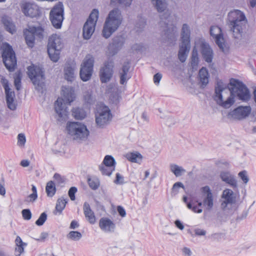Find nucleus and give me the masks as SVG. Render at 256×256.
Returning a JSON list of instances; mask_svg holds the SVG:
<instances>
[{
  "mask_svg": "<svg viewBox=\"0 0 256 256\" xmlns=\"http://www.w3.org/2000/svg\"><path fill=\"white\" fill-rule=\"evenodd\" d=\"M114 67V62L112 60L106 61L100 72V77L102 83H106L109 82L112 76Z\"/></svg>",
  "mask_w": 256,
  "mask_h": 256,
  "instance_id": "obj_13",
  "label": "nucleus"
},
{
  "mask_svg": "<svg viewBox=\"0 0 256 256\" xmlns=\"http://www.w3.org/2000/svg\"><path fill=\"white\" fill-rule=\"evenodd\" d=\"M228 88V84L224 83L222 80L217 81L215 86L216 96H222V92Z\"/></svg>",
  "mask_w": 256,
  "mask_h": 256,
  "instance_id": "obj_35",
  "label": "nucleus"
},
{
  "mask_svg": "<svg viewBox=\"0 0 256 256\" xmlns=\"http://www.w3.org/2000/svg\"><path fill=\"white\" fill-rule=\"evenodd\" d=\"M47 219V214L44 212L40 215L38 218L36 220V224L38 226H41L44 224Z\"/></svg>",
  "mask_w": 256,
  "mask_h": 256,
  "instance_id": "obj_50",
  "label": "nucleus"
},
{
  "mask_svg": "<svg viewBox=\"0 0 256 256\" xmlns=\"http://www.w3.org/2000/svg\"><path fill=\"white\" fill-rule=\"evenodd\" d=\"M130 69V62L128 61L124 62L122 68L120 72V84H124L130 78L131 76L128 74Z\"/></svg>",
  "mask_w": 256,
  "mask_h": 256,
  "instance_id": "obj_24",
  "label": "nucleus"
},
{
  "mask_svg": "<svg viewBox=\"0 0 256 256\" xmlns=\"http://www.w3.org/2000/svg\"><path fill=\"white\" fill-rule=\"evenodd\" d=\"M24 35L28 46L31 48H33L35 42V36L29 28L24 31Z\"/></svg>",
  "mask_w": 256,
  "mask_h": 256,
  "instance_id": "obj_29",
  "label": "nucleus"
},
{
  "mask_svg": "<svg viewBox=\"0 0 256 256\" xmlns=\"http://www.w3.org/2000/svg\"><path fill=\"white\" fill-rule=\"evenodd\" d=\"M2 83L5 90L6 96H12V92L10 91L8 80L6 79H2Z\"/></svg>",
  "mask_w": 256,
  "mask_h": 256,
  "instance_id": "obj_49",
  "label": "nucleus"
},
{
  "mask_svg": "<svg viewBox=\"0 0 256 256\" xmlns=\"http://www.w3.org/2000/svg\"><path fill=\"white\" fill-rule=\"evenodd\" d=\"M63 44L59 36L52 34L48 38V53L50 59L54 62H57L60 58V51Z\"/></svg>",
  "mask_w": 256,
  "mask_h": 256,
  "instance_id": "obj_5",
  "label": "nucleus"
},
{
  "mask_svg": "<svg viewBox=\"0 0 256 256\" xmlns=\"http://www.w3.org/2000/svg\"><path fill=\"white\" fill-rule=\"evenodd\" d=\"M95 118L97 126L103 128L110 122L112 116L108 106L104 104H100L96 106Z\"/></svg>",
  "mask_w": 256,
  "mask_h": 256,
  "instance_id": "obj_6",
  "label": "nucleus"
},
{
  "mask_svg": "<svg viewBox=\"0 0 256 256\" xmlns=\"http://www.w3.org/2000/svg\"><path fill=\"white\" fill-rule=\"evenodd\" d=\"M115 164L116 161L114 158L111 156L107 155L104 157L102 164H101L108 166H115Z\"/></svg>",
  "mask_w": 256,
  "mask_h": 256,
  "instance_id": "obj_46",
  "label": "nucleus"
},
{
  "mask_svg": "<svg viewBox=\"0 0 256 256\" xmlns=\"http://www.w3.org/2000/svg\"><path fill=\"white\" fill-rule=\"evenodd\" d=\"M22 12L26 16L34 18L38 16L40 10L38 6L30 2H26L21 6Z\"/></svg>",
  "mask_w": 256,
  "mask_h": 256,
  "instance_id": "obj_18",
  "label": "nucleus"
},
{
  "mask_svg": "<svg viewBox=\"0 0 256 256\" xmlns=\"http://www.w3.org/2000/svg\"><path fill=\"white\" fill-rule=\"evenodd\" d=\"M187 207L189 209L192 210V211L194 212L201 213L202 211L201 208H200L197 206H192L190 202H188L187 204Z\"/></svg>",
  "mask_w": 256,
  "mask_h": 256,
  "instance_id": "obj_55",
  "label": "nucleus"
},
{
  "mask_svg": "<svg viewBox=\"0 0 256 256\" xmlns=\"http://www.w3.org/2000/svg\"><path fill=\"white\" fill-rule=\"evenodd\" d=\"M122 18L120 10L115 8L110 10L107 16L102 31V36L108 38L121 24Z\"/></svg>",
  "mask_w": 256,
  "mask_h": 256,
  "instance_id": "obj_1",
  "label": "nucleus"
},
{
  "mask_svg": "<svg viewBox=\"0 0 256 256\" xmlns=\"http://www.w3.org/2000/svg\"><path fill=\"white\" fill-rule=\"evenodd\" d=\"M66 130L72 138L78 142L86 140L90 134L86 126L79 122H68Z\"/></svg>",
  "mask_w": 256,
  "mask_h": 256,
  "instance_id": "obj_3",
  "label": "nucleus"
},
{
  "mask_svg": "<svg viewBox=\"0 0 256 256\" xmlns=\"http://www.w3.org/2000/svg\"><path fill=\"white\" fill-rule=\"evenodd\" d=\"M208 73L206 68L202 67L198 72L200 82L202 86H205L208 82Z\"/></svg>",
  "mask_w": 256,
  "mask_h": 256,
  "instance_id": "obj_30",
  "label": "nucleus"
},
{
  "mask_svg": "<svg viewBox=\"0 0 256 256\" xmlns=\"http://www.w3.org/2000/svg\"><path fill=\"white\" fill-rule=\"evenodd\" d=\"M248 214V210H244L242 212V214L240 216H239L237 217L236 220H242L246 218L247 217Z\"/></svg>",
  "mask_w": 256,
  "mask_h": 256,
  "instance_id": "obj_59",
  "label": "nucleus"
},
{
  "mask_svg": "<svg viewBox=\"0 0 256 256\" xmlns=\"http://www.w3.org/2000/svg\"><path fill=\"white\" fill-rule=\"evenodd\" d=\"M186 172V170L182 166H177V177L183 175Z\"/></svg>",
  "mask_w": 256,
  "mask_h": 256,
  "instance_id": "obj_61",
  "label": "nucleus"
},
{
  "mask_svg": "<svg viewBox=\"0 0 256 256\" xmlns=\"http://www.w3.org/2000/svg\"><path fill=\"white\" fill-rule=\"evenodd\" d=\"M76 192L77 188L75 186H72L70 188L68 192V194L72 200H76L75 194Z\"/></svg>",
  "mask_w": 256,
  "mask_h": 256,
  "instance_id": "obj_53",
  "label": "nucleus"
},
{
  "mask_svg": "<svg viewBox=\"0 0 256 256\" xmlns=\"http://www.w3.org/2000/svg\"><path fill=\"white\" fill-rule=\"evenodd\" d=\"M228 88L230 92V96H251L246 86L238 79L230 78Z\"/></svg>",
  "mask_w": 256,
  "mask_h": 256,
  "instance_id": "obj_7",
  "label": "nucleus"
},
{
  "mask_svg": "<svg viewBox=\"0 0 256 256\" xmlns=\"http://www.w3.org/2000/svg\"><path fill=\"white\" fill-rule=\"evenodd\" d=\"M99 226L101 230L106 233H112L115 230L114 222L108 218H102L99 221Z\"/></svg>",
  "mask_w": 256,
  "mask_h": 256,
  "instance_id": "obj_20",
  "label": "nucleus"
},
{
  "mask_svg": "<svg viewBox=\"0 0 256 256\" xmlns=\"http://www.w3.org/2000/svg\"><path fill=\"white\" fill-rule=\"evenodd\" d=\"M220 176L223 182L228 184L232 186L233 188H237V181L236 180L235 176L231 174L229 172H221Z\"/></svg>",
  "mask_w": 256,
  "mask_h": 256,
  "instance_id": "obj_22",
  "label": "nucleus"
},
{
  "mask_svg": "<svg viewBox=\"0 0 256 256\" xmlns=\"http://www.w3.org/2000/svg\"><path fill=\"white\" fill-rule=\"evenodd\" d=\"M82 237L81 233L78 231H71L67 235V238L73 240L77 241Z\"/></svg>",
  "mask_w": 256,
  "mask_h": 256,
  "instance_id": "obj_48",
  "label": "nucleus"
},
{
  "mask_svg": "<svg viewBox=\"0 0 256 256\" xmlns=\"http://www.w3.org/2000/svg\"><path fill=\"white\" fill-rule=\"evenodd\" d=\"M99 169L104 175L110 176L115 170V166H106L100 164Z\"/></svg>",
  "mask_w": 256,
  "mask_h": 256,
  "instance_id": "obj_42",
  "label": "nucleus"
},
{
  "mask_svg": "<svg viewBox=\"0 0 256 256\" xmlns=\"http://www.w3.org/2000/svg\"><path fill=\"white\" fill-rule=\"evenodd\" d=\"M68 202V198H64V197H61L60 198H59L57 200L56 206V210L60 214Z\"/></svg>",
  "mask_w": 256,
  "mask_h": 256,
  "instance_id": "obj_38",
  "label": "nucleus"
},
{
  "mask_svg": "<svg viewBox=\"0 0 256 256\" xmlns=\"http://www.w3.org/2000/svg\"><path fill=\"white\" fill-rule=\"evenodd\" d=\"M29 28L34 34V36H36L40 39L43 38L44 28L42 26H30Z\"/></svg>",
  "mask_w": 256,
  "mask_h": 256,
  "instance_id": "obj_40",
  "label": "nucleus"
},
{
  "mask_svg": "<svg viewBox=\"0 0 256 256\" xmlns=\"http://www.w3.org/2000/svg\"><path fill=\"white\" fill-rule=\"evenodd\" d=\"M15 242L16 246L15 250L16 256H20L24 252V246H26V244L18 236L16 237Z\"/></svg>",
  "mask_w": 256,
  "mask_h": 256,
  "instance_id": "obj_34",
  "label": "nucleus"
},
{
  "mask_svg": "<svg viewBox=\"0 0 256 256\" xmlns=\"http://www.w3.org/2000/svg\"><path fill=\"white\" fill-rule=\"evenodd\" d=\"M210 34L215 39L216 44L224 52H228L225 49L224 40L220 28L218 26H212L210 28Z\"/></svg>",
  "mask_w": 256,
  "mask_h": 256,
  "instance_id": "obj_14",
  "label": "nucleus"
},
{
  "mask_svg": "<svg viewBox=\"0 0 256 256\" xmlns=\"http://www.w3.org/2000/svg\"><path fill=\"white\" fill-rule=\"evenodd\" d=\"M126 157L129 161L137 163H140L142 158V154L138 152L128 153Z\"/></svg>",
  "mask_w": 256,
  "mask_h": 256,
  "instance_id": "obj_33",
  "label": "nucleus"
},
{
  "mask_svg": "<svg viewBox=\"0 0 256 256\" xmlns=\"http://www.w3.org/2000/svg\"><path fill=\"white\" fill-rule=\"evenodd\" d=\"M2 22L7 32L12 34L16 32V26L10 18L7 16H4L2 18Z\"/></svg>",
  "mask_w": 256,
  "mask_h": 256,
  "instance_id": "obj_27",
  "label": "nucleus"
},
{
  "mask_svg": "<svg viewBox=\"0 0 256 256\" xmlns=\"http://www.w3.org/2000/svg\"><path fill=\"white\" fill-rule=\"evenodd\" d=\"M218 104L224 108H228L235 102V97H213Z\"/></svg>",
  "mask_w": 256,
  "mask_h": 256,
  "instance_id": "obj_23",
  "label": "nucleus"
},
{
  "mask_svg": "<svg viewBox=\"0 0 256 256\" xmlns=\"http://www.w3.org/2000/svg\"><path fill=\"white\" fill-rule=\"evenodd\" d=\"M96 25L92 23L89 22V21H86L84 23L82 29V36L84 40H89L95 30Z\"/></svg>",
  "mask_w": 256,
  "mask_h": 256,
  "instance_id": "obj_26",
  "label": "nucleus"
},
{
  "mask_svg": "<svg viewBox=\"0 0 256 256\" xmlns=\"http://www.w3.org/2000/svg\"><path fill=\"white\" fill-rule=\"evenodd\" d=\"M200 52L204 60L208 64L212 62L214 52L210 44L204 40H199Z\"/></svg>",
  "mask_w": 256,
  "mask_h": 256,
  "instance_id": "obj_15",
  "label": "nucleus"
},
{
  "mask_svg": "<svg viewBox=\"0 0 256 256\" xmlns=\"http://www.w3.org/2000/svg\"><path fill=\"white\" fill-rule=\"evenodd\" d=\"M164 22L166 24V27L167 28V29L165 30L164 34L168 40L172 41L174 39V28L172 27V30H170V28H168V24L166 22L164 21Z\"/></svg>",
  "mask_w": 256,
  "mask_h": 256,
  "instance_id": "obj_44",
  "label": "nucleus"
},
{
  "mask_svg": "<svg viewBox=\"0 0 256 256\" xmlns=\"http://www.w3.org/2000/svg\"><path fill=\"white\" fill-rule=\"evenodd\" d=\"M246 18L245 16L243 14L240 15V18L236 17L230 21V25L232 26L231 30L232 31L233 36L234 38L238 39L242 36V21Z\"/></svg>",
  "mask_w": 256,
  "mask_h": 256,
  "instance_id": "obj_16",
  "label": "nucleus"
},
{
  "mask_svg": "<svg viewBox=\"0 0 256 256\" xmlns=\"http://www.w3.org/2000/svg\"><path fill=\"white\" fill-rule=\"evenodd\" d=\"M164 64L168 70L170 71L173 74H175L176 63L174 58L168 57L164 62Z\"/></svg>",
  "mask_w": 256,
  "mask_h": 256,
  "instance_id": "obj_32",
  "label": "nucleus"
},
{
  "mask_svg": "<svg viewBox=\"0 0 256 256\" xmlns=\"http://www.w3.org/2000/svg\"><path fill=\"white\" fill-rule=\"evenodd\" d=\"M98 10L97 9H94L90 14L86 21H89V22L92 23L96 25L98 18Z\"/></svg>",
  "mask_w": 256,
  "mask_h": 256,
  "instance_id": "obj_43",
  "label": "nucleus"
},
{
  "mask_svg": "<svg viewBox=\"0 0 256 256\" xmlns=\"http://www.w3.org/2000/svg\"><path fill=\"white\" fill-rule=\"evenodd\" d=\"M64 76L68 81H74L75 78L74 68L70 65L66 66L64 68Z\"/></svg>",
  "mask_w": 256,
  "mask_h": 256,
  "instance_id": "obj_31",
  "label": "nucleus"
},
{
  "mask_svg": "<svg viewBox=\"0 0 256 256\" xmlns=\"http://www.w3.org/2000/svg\"><path fill=\"white\" fill-rule=\"evenodd\" d=\"M84 213L86 220L90 224H94L96 222V218L94 212L92 210L89 204L85 202L84 204Z\"/></svg>",
  "mask_w": 256,
  "mask_h": 256,
  "instance_id": "obj_25",
  "label": "nucleus"
},
{
  "mask_svg": "<svg viewBox=\"0 0 256 256\" xmlns=\"http://www.w3.org/2000/svg\"><path fill=\"white\" fill-rule=\"evenodd\" d=\"M162 78V74L159 72L156 74L154 76V82L156 84H159Z\"/></svg>",
  "mask_w": 256,
  "mask_h": 256,
  "instance_id": "obj_58",
  "label": "nucleus"
},
{
  "mask_svg": "<svg viewBox=\"0 0 256 256\" xmlns=\"http://www.w3.org/2000/svg\"><path fill=\"white\" fill-rule=\"evenodd\" d=\"M2 58L6 68L10 71L14 70L16 66V54L12 46L8 43H6L3 48Z\"/></svg>",
  "mask_w": 256,
  "mask_h": 256,
  "instance_id": "obj_10",
  "label": "nucleus"
},
{
  "mask_svg": "<svg viewBox=\"0 0 256 256\" xmlns=\"http://www.w3.org/2000/svg\"><path fill=\"white\" fill-rule=\"evenodd\" d=\"M201 191L204 197L203 206L208 210H211L214 206V198L212 190L208 186H206L201 188Z\"/></svg>",
  "mask_w": 256,
  "mask_h": 256,
  "instance_id": "obj_19",
  "label": "nucleus"
},
{
  "mask_svg": "<svg viewBox=\"0 0 256 256\" xmlns=\"http://www.w3.org/2000/svg\"><path fill=\"white\" fill-rule=\"evenodd\" d=\"M182 254L184 256H191L192 255V252L190 250L189 248H188L186 247L182 249Z\"/></svg>",
  "mask_w": 256,
  "mask_h": 256,
  "instance_id": "obj_62",
  "label": "nucleus"
},
{
  "mask_svg": "<svg viewBox=\"0 0 256 256\" xmlns=\"http://www.w3.org/2000/svg\"><path fill=\"white\" fill-rule=\"evenodd\" d=\"M27 74L32 84L38 88H42L44 85L45 71L44 68L40 66L34 64L27 68Z\"/></svg>",
  "mask_w": 256,
  "mask_h": 256,
  "instance_id": "obj_4",
  "label": "nucleus"
},
{
  "mask_svg": "<svg viewBox=\"0 0 256 256\" xmlns=\"http://www.w3.org/2000/svg\"><path fill=\"white\" fill-rule=\"evenodd\" d=\"M239 177L242 179L244 184H247L249 180V178L247 175V172L246 170L240 172L238 174Z\"/></svg>",
  "mask_w": 256,
  "mask_h": 256,
  "instance_id": "obj_52",
  "label": "nucleus"
},
{
  "mask_svg": "<svg viewBox=\"0 0 256 256\" xmlns=\"http://www.w3.org/2000/svg\"><path fill=\"white\" fill-rule=\"evenodd\" d=\"M88 182L90 187L92 190H96L100 186L99 180L96 178H88Z\"/></svg>",
  "mask_w": 256,
  "mask_h": 256,
  "instance_id": "obj_47",
  "label": "nucleus"
},
{
  "mask_svg": "<svg viewBox=\"0 0 256 256\" xmlns=\"http://www.w3.org/2000/svg\"><path fill=\"white\" fill-rule=\"evenodd\" d=\"M22 218L25 220H30L32 218V212L30 209H24L22 211Z\"/></svg>",
  "mask_w": 256,
  "mask_h": 256,
  "instance_id": "obj_51",
  "label": "nucleus"
},
{
  "mask_svg": "<svg viewBox=\"0 0 256 256\" xmlns=\"http://www.w3.org/2000/svg\"><path fill=\"white\" fill-rule=\"evenodd\" d=\"M94 58L90 56H86L81 64L80 71V78L83 82H87L91 78L94 70Z\"/></svg>",
  "mask_w": 256,
  "mask_h": 256,
  "instance_id": "obj_11",
  "label": "nucleus"
},
{
  "mask_svg": "<svg viewBox=\"0 0 256 256\" xmlns=\"http://www.w3.org/2000/svg\"><path fill=\"white\" fill-rule=\"evenodd\" d=\"M200 61L198 50L196 47L194 46L192 48L188 64V66L192 71L194 72L198 70Z\"/></svg>",
  "mask_w": 256,
  "mask_h": 256,
  "instance_id": "obj_21",
  "label": "nucleus"
},
{
  "mask_svg": "<svg viewBox=\"0 0 256 256\" xmlns=\"http://www.w3.org/2000/svg\"><path fill=\"white\" fill-rule=\"evenodd\" d=\"M76 97H58L54 103V110L58 116V120L64 121L66 118V107L74 100Z\"/></svg>",
  "mask_w": 256,
  "mask_h": 256,
  "instance_id": "obj_8",
  "label": "nucleus"
},
{
  "mask_svg": "<svg viewBox=\"0 0 256 256\" xmlns=\"http://www.w3.org/2000/svg\"><path fill=\"white\" fill-rule=\"evenodd\" d=\"M234 192L230 189L226 188L223 191L222 198L224 200L222 204V206L224 204V206H226L228 204H234L235 202L233 197Z\"/></svg>",
  "mask_w": 256,
  "mask_h": 256,
  "instance_id": "obj_28",
  "label": "nucleus"
},
{
  "mask_svg": "<svg viewBox=\"0 0 256 256\" xmlns=\"http://www.w3.org/2000/svg\"><path fill=\"white\" fill-rule=\"evenodd\" d=\"M14 98L6 97L7 106L12 110H16L17 106V101L14 100Z\"/></svg>",
  "mask_w": 256,
  "mask_h": 256,
  "instance_id": "obj_45",
  "label": "nucleus"
},
{
  "mask_svg": "<svg viewBox=\"0 0 256 256\" xmlns=\"http://www.w3.org/2000/svg\"><path fill=\"white\" fill-rule=\"evenodd\" d=\"M252 112L250 106H240L229 112L227 114L228 119L236 120H242L249 116Z\"/></svg>",
  "mask_w": 256,
  "mask_h": 256,
  "instance_id": "obj_12",
  "label": "nucleus"
},
{
  "mask_svg": "<svg viewBox=\"0 0 256 256\" xmlns=\"http://www.w3.org/2000/svg\"><path fill=\"white\" fill-rule=\"evenodd\" d=\"M124 41V38L122 35L114 36L112 38V42L108 46L110 53L112 56L117 54L122 47Z\"/></svg>",
  "mask_w": 256,
  "mask_h": 256,
  "instance_id": "obj_17",
  "label": "nucleus"
},
{
  "mask_svg": "<svg viewBox=\"0 0 256 256\" xmlns=\"http://www.w3.org/2000/svg\"><path fill=\"white\" fill-rule=\"evenodd\" d=\"M152 3L158 12H164L166 8V4L164 0H151Z\"/></svg>",
  "mask_w": 256,
  "mask_h": 256,
  "instance_id": "obj_39",
  "label": "nucleus"
},
{
  "mask_svg": "<svg viewBox=\"0 0 256 256\" xmlns=\"http://www.w3.org/2000/svg\"><path fill=\"white\" fill-rule=\"evenodd\" d=\"M18 144L20 146H24L25 142H26V136L24 134H18Z\"/></svg>",
  "mask_w": 256,
  "mask_h": 256,
  "instance_id": "obj_56",
  "label": "nucleus"
},
{
  "mask_svg": "<svg viewBox=\"0 0 256 256\" xmlns=\"http://www.w3.org/2000/svg\"><path fill=\"white\" fill-rule=\"evenodd\" d=\"M61 91L63 96H74V88L72 86H63Z\"/></svg>",
  "mask_w": 256,
  "mask_h": 256,
  "instance_id": "obj_41",
  "label": "nucleus"
},
{
  "mask_svg": "<svg viewBox=\"0 0 256 256\" xmlns=\"http://www.w3.org/2000/svg\"><path fill=\"white\" fill-rule=\"evenodd\" d=\"M50 19L54 28H61L64 19V6L62 2H58L52 8L50 12Z\"/></svg>",
  "mask_w": 256,
  "mask_h": 256,
  "instance_id": "obj_9",
  "label": "nucleus"
},
{
  "mask_svg": "<svg viewBox=\"0 0 256 256\" xmlns=\"http://www.w3.org/2000/svg\"><path fill=\"white\" fill-rule=\"evenodd\" d=\"M194 232L196 236H204L206 234V230L200 228L196 229Z\"/></svg>",
  "mask_w": 256,
  "mask_h": 256,
  "instance_id": "obj_64",
  "label": "nucleus"
},
{
  "mask_svg": "<svg viewBox=\"0 0 256 256\" xmlns=\"http://www.w3.org/2000/svg\"><path fill=\"white\" fill-rule=\"evenodd\" d=\"M190 26L186 24L182 25L181 30L179 50L178 57L180 62L184 63L186 62L190 50Z\"/></svg>",
  "mask_w": 256,
  "mask_h": 256,
  "instance_id": "obj_2",
  "label": "nucleus"
},
{
  "mask_svg": "<svg viewBox=\"0 0 256 256\" xmlns=\"http://www.w3.org/2000/svg\"><path fill=\"white\" fill-rule=\"evenodd\" d=\"M72 115L76 119L82 120L86 118V114L82 108H76L72 110Z\"/></svg>",
  "mask_w": 256,
  "mask_h": 256,
  "instance_id": "obj_36",
  "label": "nucleus"
},
{
  "mask_svg": "<svg viewBox=\"0 0 256 256\" xmlns=\"http://www.w3.org/2000/svg\"><path fill=\"white\" fill-rule=\"evenodd\" d=\"M46 192L48 197H52L56 192V184L53 181H50L46 184Z\"/></svg>",
  "mask_w": 256,
  "mask_h": 256,
  "instance_id": "obj_37",
  "label": "nucleus"
},
{
  "mask_svg": "<svg viewBox=\"0 0 256 256\" xmlns=\"http://www.w3.org/2000/svg\"><path fill=\"white\" fill-rule=\"evenodd\" d=\"M114 182L116 184H122L124 183V178L119 173H116Z\"/></svg>",
  "mask_w": 256,
  "mask_h": 256,
  "instance_id": "obj_54",
  "label": "nucleus"
},
{
  "mask_svg": "<svg viewBox=\"0 0 256 256\" xmlns=\"http://www.w3.org/2000/svg\"><path fill=\"white\" fill-rule=\"evenodd\" d=\"M117 210L118 214L122 217H124L126 215V212L124 208L122 206H118L117 208Z\"/></svg>",
  "mask_w": 256,
  "mask_h": 256,
  "instance_id": "obj_60",
  "label": "nucleus"
},
{
  "mask_svg": "<svg viewBox=\"0 0 256 256\" xmlns=\"http://www.w3.org/2000/svg\"><path fill=\"white\" fill-rule=\"evenodd\" d=\"M54 178L59 184L64 183V180L59 174H55Z\"/></svg>",
  "mask_w": 256,
  "mask_h": 256,
  "instance_id": "obj_63",
  "label": "nucleus"
},
{
  "mask_svg": "<svg viewBox=\"0 0 256 256\" xmlns=\"http://www.w3.org/2000/svg\"><path fill=\"white\" fill-rule=\"evenodd\" d=\"M14 82L16 89L17 90H20L21 86V78L20 76H18L14 78Z\"/></svg>",
  "mask_w": 256,
  "mask_h": 256,
  "instance_id": "obj_57",
  "label": "nucleus"
}]
</instances>
